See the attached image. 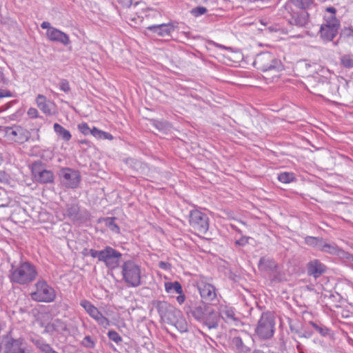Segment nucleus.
Segmentation results:
<instances>
[{
  "label": "nucleus",
  "instance_id": "36",
  "mask_svg": "<svg viewBox=\"0 0 353 353\" xmlns=\"http://www.w3.org/2000/svg\"><path fill=\"white\" fill-rule=\"evenodd\" d=\"M288 325L290 330L292 334L298 336L300 333V330L303 329V325H302L298 320H292L291 319H288Z\"/></svg>",
  "mask_w": 353,
  "mask_h": 353
},
{
  "label": "nucleus",
  "instance_id": "54",
  "mask_svg": "<svg viewBox=\"0 0 353 353\" xmlns=\"http://www.w3.org/2000/svg\"><path fill=\"white\" fill-rule=\"evenodd\" d=\"M91 134L98 139H102V135H104V131L99 130L96 127L92 128Z\"/></svg>",
  "mask_w": 353,
  "mask_h": 353
},
{
  "label": "nucleus",
  "instance_id": "13",
  "mask_svg": "<svg viewBox=\"0 0 353 353\" xmlns=\"http://www.w3.org/2000/svg\"><path fill=\"white\" fill-rule=\"evenodd\" d=\"M122 254L110 246H105L102 250L101 261L110 270H114L120 265Z\"/></svg>",
  "mask_w": 353,
  "mask_h": 353
},
{
  "label": "nucleus",
  "instance_id": "58",
  "mask_svg": "<svg viewBox=\"0 0 353 353\" xmlns=\"http://www.w3.org/2000/svg\"><path fill=\"white\" fill-rule=\"evenodd\" d=\"M13 94L8 90L0 89V99L3 97H12Z\"/></svg>",
  "mask_w": 353,
  "mask_h": 353
},
{
  "label": "nucleus",
  "instance_id": "38",
  "mask_svg": "<svg viewBox=\"0 0 353 353\" xmlns=\"http://www.w3.org/2000/svg\"><path fill=\"white\" fill-rule=\"evenodd\" d=\"M30 167L34 178L38 176V174H39V172H42V170H45V164L43 163L39 160L35 161L33 163H32Z\"/></svg>",
  "mask_w": 353,
  "mask_h": 353
},
{
  "label": "nucleus",
  "instance_id": "62",
  "mask_svg": "<svg viewBox=\"0 0 353 353\" xmlns=\"http://www.w3.org/2000/svg\"><path fill=\"white\" fill-rule=\"evenodd\" d=\"M345 36L353 41V29L349 28L345 30Z\"/></svg>",
  "mask_w": 353,
  "mask_h": 353
},
{
  "label": "nucleus",
  "instance_id": "53",
  "mask_svg": "<svg viewBox=\"0 0 353 353\" xmlns=\"http://www.w3.org/2000/svg\"><path fill=\"white\" fill-rule=\"evenodd\" d=\"M249 236H242L239 239L235 241V245L239 246H245L249 243Z\"/></svg>",
  "mask_w": 353,
  "mask_h": 353
},
{
  "label": "nucleus",
  "instance_id": "7",
  "mask_svg": "<svg viewBox=\"0 0 353 353\" xmlns=\"http://www.w3.org/2000/svg\"><path fill=\"white\" fill-rule=\"evenodd\" d=\"M36 290L30 293L31 299L37 302L51 303L56 298V292L43 280H39L34 285Z\"/></svg>",
  "mask_w": 353,
  "mask_h": 353
},
{
  "label": "nucleus",
  "instance_id": "4",
  "mask_svg": "<svg viewBox=\"0 0 353 353\" xmlns=\"http://www.w3.org/2000/svg\"><path fill=\"white\" fill-rule=\"evenodd\" d=\"M122 279L128 287L137 288L142 285L141 269L133 260H128L121 265Z\"/></svg>",
  "mask_w": 353,
  "mask_h": 353
},
{
  "label": "nucleus",
  "instance_id": "48",
  "mask_svg": "<svg viewBox=\"0 0 353 353\" xmlns=\"http://www.w3.org/2000/svg\"><path fill=\"white\" fill-rule=\"evenodd\" d=\"M80 305L84 308L88 314L95 307L90 301L86 299L81 300L80 302Z\"/></svg>",
  "mask_w": 353,
  "mask_h": 353
},
{
  "label": "nucleus",
  "instance_id": "47",
  "mask_svg": "<svg viewBox=\"0 0 353 353\" xmlns=\"http://www.w3.org/2000/svg\"><path fill=\"white\" fill-rule=\"evenodd\" d=\"M80 305L84 308L88 314L95 307L90 301L86 299L81 300L80 302Z\"/></svg>",
  "mask_w": 353,
  "mask_h": 353
},
{
  "label": "nucleus",
  "instance_id": "1",
  "mask_svg": "<svg viewBox=\"0 0 353 353\" xmlns=\"http://www.w3.org/2000/svg\"><path fill=\"white\" fill-rule=\"evenodd\" d=\"M206 303L202 301L189 299L184 307V311L188 316L193 317L209 329H216L219 326L218 314Z\"/></svg>",
  "mask_w": 353,
  "mask_h": 353
},
{
  "label": "nucleus",
  "instance_id": "49",
  "mask_svg": "<svg viewBox=\"0 0 353 353\" xmlns=\"http://www.w3.org/2000/svg\"><path fill=\"white\" fill-rule=\"evenodd\" d=\"M79 130L84 135L91 134L92 129H90L87 123H81L78 125Z\"/></svg>",
  "mask_w": 353,
  "mask_h": 353
},
{
  "label": "nucleus",
  "instance_id": "33",
  "mask_svg": "<svg viewBox=\"0 0 353 353\" xmlns=\"http://www.w3.org/2000/svg\"><path fill=\"white\" fill-rule=\"evenodd\" d=\"M323 239L321 237H315L311 236H307L304 239V242L309 246L313 247L319 250L321 247Z\"/></svg>",
  "mask_w": 353,
  "mask_h": 353
},
{
  "label": "nucleus",
  "instance_id": "40",
  "mask_svg": "<svg viewBox=\"0 0 353 353\" xmlns=\"http://www.w3.org/2000/svg\"><path fill=\"white\" fill-rule=\"evenodd\" d=\"M10 200L7 192L3 189H0V208L8 207L10 205Z\"/></svg>",
  "mask_w": 353,
  "mask_h": 353
},
{
  "label": "nucleus",
  "instance_id": "57",
  "mask_svg": "<svg viewBox=\"0 0 353 353\" xmlns=\"http://www.w3.org/2000/svg\"><path fill=\"white\" fill-rule=\"evenodd\" d=\"M123 8H129L132 5V0H117Z\"/></svg>",
  "mask_w": 353,
  "mask_h": 353
},
{
  "label": "nucleus",
  "instance_id": "45",
  "mask_svg": "<svg viewBox=\"0 0 353 353\" xmlns=\"http://www.w3.org/2000/svg\"><path fill=\"white\" fill-rule=\"evenodd\" d=\"M95 321L99 325L103 327L104 328L108 327L110 325L109 319L105 317L102 313L97 318H96Z\"/></svg>",
  "mask_w": 353,
  "mask_h": 353
},
{
  "label": "nucleus",
  "instance_id": "2",
  "mask_svg": "<svg viewBox=\"0 0 353 353\" xmlns=\"http://www.w3.org/2000/svg\"><path fill=\"white\" fill-rule=\"evenodd\" d=\"M38 276L36 266L28 260L21 259L19 263H11L8 279L11 283L28 285L34 282Z\"/></svg>",
  "mask_w": 353,
  "mask_h": 353
},
{
  "label": "nucleus",
  "instance_id": "21",
  "mask_svg": "<svg viewBox=\"0 0 353 353\" xmlns=\"http://www.w3.org/2000/svg\"><path fill=\"white\" fill-rule=\"evenodd\" d=\"M218 316L225 323H231L239 322V319L236 316L234 309L228 305H221L219 309Z\"/></svg>",
  "mask_w": 353,
  "mask_h": 353
},
{
  "label": "nucleus",
  "instance_id": "9",
  "mask_svg": "<svg viewBox=\"0 0 353 353\" xmlns=\"http://www.w3.org/2000/svg\"><path fill=\"white\" fill-rule=\"evenodd\" d=\"M0 353H30V350L24 339L8 336L0 343Z\"/></svg>",
  "mask_w": 353,
  "mask_h": 353
},
{
  "label": "nucleus",
  "instance_id": "51",
  "mask_svg": "<svg viewBox=\"0 0 353 353\" xmlns=\"http://www.w3.org/2000/svg\"><path fill=\"white\" fill-rule=\"evenodd\" d=\"M60 89L64 92H69L70 91V86L69 82L66 79H61L59 83Z\"/></svg>",
  "mask_w": 353,
  "mask_h": 353
},
{
  "label": "nucleus",
  "instance_id": "3",
  "mask_svg": "<svg viewBox=\"0 0 353 353\" xmlns=\"http://www.w3.org/2000/svg\"><path fill=\"white\" fill-rule=\"evenodd\" d=\"M254 66L263 73H270L272 78L278 77V73L284 70V66L272 53L263 52L257 54L254 61Z\"/></svg>",
  "mask_w": 353,
  "mask_h": 353
},
{
  "label": "nucleus",
  "instance_id": "46",
  "mask_svg": "<svg viewBox=\"0 0 353 353\" xmlns=\"http://www.w3.org/2000/svg\"><path fill=\"white\" fill-rule=\"evenodd\" d=\"M323 84L325 85V88L332 89V90H334V91H332V95H336L337 94L339 95H341V94L339 93V86L338 84L332 83L331 82H327V81L325 83H323Z\"/></svg>",
  "mask_w": 353,
  "mask_h": 353
},
{
  "label": "nucleus",
  "instance_id": "23",
  "mask_svg": "<svg viewBox=\"0 0 353 353\" xmlns=\"http://www.w3.org/2000/svg\"><path fill=\"white\" fill-rule=\"evenodd\" d=\"M336 10L335 8L330 6L325 8L323 14L324 22L322 25L325 26H334L341 27L340 21L336 17Z\"/></svg>",
  "mask_w": 353,
  "mask_h": 353
},
{
  "label": "nucleus",
  "instance_id": "10",
  "mask_svg": "<svg viewBox=\"0 0 353 353\" xmlns=\"http://www.w3.org/2000/svg\"><path fill=\"white\" fill-rule=\"evenodd\" d=\"M189 223L197 233L205 234L209 229V218L208 215L198 210L190 212Z\"/></svg>",
  "mask_w": 353,
  "mask_h": 353
},
{
  "label": "nucleus",
  "instance_id": "37",
  "mask_svg": "<svg viewBox=\"0 0 353 353\" xmlns=\"http://www.w3.org/2000/svg\"><path fill=\"white\" fill-rule=\"evenodd\" d=\"M340 248H339L335 244H330L325 243L324 241L320 248V251L330 254H338Z\"/></svg>",
  "mask_w": 353,
  "mask_h": 353
},
{
  "label": "nucleus",
  "instance_id": "55",
  "mask_svg": "<svg viewBox=\"0 0 353 353\" xmlns=\"http://www.w3.org/2000/svg\"><path fill=\"white\" fill-rule=\"evenodd\" d=\"M89 255H90L93 258H97L99 261H101V256L102 254V250H96L94 249H90L88 250Z\"/></svg>",
  "mask_w": 353,
  "mask_h": 353
},
{
  "label": "nucleus",
  "instance_id": "39",
  "mask_svg": "<svg viewBox=\"0 0 353 353\" xmlns=\"http://www.w3.org/2000/svg\"><path fill=\"white\" fill-rule=\"evenodd\" d=\"M341 64L346 68H353V55L344 54L340 58Z\"/></svg>",
  "mask_w": 353,
  "mask_h": 353
},
{
  "label": "nucleus",
  "instance_id": "6",
  "mask_svg": "<svg viewBox=\"0 0 353 353\" xmlns=\"http://www.w3.org/2000/svg\"><path fill=\"white\" fill-rule=\"evenodd\" d=\"M275 331V319L270 312H263L258 321L255 333L261 339H271Z\"/></svg>",
  "mask_w": 353,
  "mask_h": 353
},
{
  "label": "nucleus",
  "instance_id": "12",
  "mask_svg": "<svg viewBox=\"0 0 353 353\" xmlns=\"http://www.w3.org/2000/svg\"><path fill=\"white\" fill-rule=\"evenodd\" d=\"M202 301L214 304L219 301L217 290L212 284L208 283L203 278L199 279L196 283Z\"/></svg>",
  "mask_w": 353,
  "mask_h": 353
},
{
  "label": "nucleus",
  "instance_id": "43",
  "mask_svg": "<svg viewBox=\"0 0 353 353\" xmlns=\"http://www.w3.org/2000/svg\"><path fill=\"white\" fill-rule=\"evenodd\" d=\"M208 10L203 6H197L190 10V13L195 17L201 16L207 12Z\"/></svg>",
  "mask_w": 353,
  "mask_h": 353
},
{
  "label": "nucleus",
  "instance_id": "59",
  "mask_svg": "<svg viewBox=\"0 0 353 353\" xmlns=\"http://www.w3.org/2000/svg\"><path fill=\"white\" fill-rule=\"evenodd\" d=\"M179 294V296H176V300L177 303L179 305H182V304H183L185 303V299H186V296L183 294V290L181 292V294Z\"/></svg>",
  "mask_w": 353,
  "mask_h": 353
},
{
  "label": "nucleus",
  "instance_id": "63",
  "mask_svg": "<svg viewBox=\"0 0 353 353\" xmlns=\"http://www.w3.org/2000/svg\"><path fill=\"white\" fill-rule=\"evenodd\" d=\"M159 267L161 268V269L166 270L169 269V268L170 267V264L168 262L160 261L159 263Z\"/></svg>",
  "mask_w": 353,
  "mask_h": 353
},
{
  "label": "nucleus",
  "instance_id": "34",
  "mask_svg": "<svg viewBox=\"0 0 353 353\" xmlns=\"http://www.w3.org/2000/svg\"><path fill=\"white\" fill-rule=\"evenodd\" d=\"M165 290L167 293L176 292L181 294L183 288L179 281L166 282L165 283Z\"/></svg>",
  "mask_w": 353,
  "mask_h": 353
},
{
  "label": "nucleus",
  "instance_id": "16",
  "mask_svg": "<svg viewBox=\"0 0 353 353\" xmlns=\"http://www.w3.org/2000/svg\"><path fill=\"white\" fill-rule=\"evenodd\" d=\"M63 214L64 217L68 218L74 223L83 222L88 219V212H81L79 204L76 203H67Z\"/></svg>",
  "mask_w": 353,
  "mask_h": 353
},
{
  "label": "nucleus",
  "instance_id": "20",
  "mask_svg": "<svg viewBox=\"0 0 353 353\" xmlns=\"http://www.w3.org/2000/svg\"><path fill=\"white\" fill-rule=\"evenodd\" d=\"M174 26L172 23H161L148 26L146 30L160 37L170 36L174 30Z\"/></svg>",
  "mask_w": 353,
  "mask_h": 353
},
{
  "label": "nucleus",
  "instance_id": "41",
  "mask_svg": "<svg viewBox=\"0 0 353 353\" xmlns=\"http://www.w3.org/2000/svg\"><path fill=\"white\" fill-rule=\"evenodd\" d=\"M81 344L84 347L93 349L95 347L96 340L90 336L87 335L83 339Z\"/></svg>",
  "mask_w": 353,
  "mask_h": 353
},
{
  "label": "nucleus",
  "instance_id": "56",
  "mask_svg": "<svg viewBox=\"0 0 353 353\" xmlns=\"http://www.w3.org/2000/svg\"><path fill=\"white\" fill-rule=\"evenodd\" d=\"M27 114L29 116V117L31 118V119H36V118L39 117V112L34 108H29L28 110Z\"/></svg>",
  "mask_w": 353,
  "mask_h": 353
},
{
  "label": "nucleus",
  "instance_id": "42",
  "mask_svg": "<svg viewBox=\"0 0 353 353\" xmlns=\"http://www.w3.org/2000/svg\"><path fill=\"white\" fill-rule=\"evenodd\" d=\"M108 336L110 340L115 342L117 344H120L123 341L122 337L114 330L108 331Z\"/></svg>",
  "mask_w": 353,
  "mask_h": 353
},
{
  "label": "nucleus",
  "instance_id": "14",
  "mask_svg": "<svg viewBox=\"0 0 353 353\" xmlns=\"http://www.w3.org/2000/svg\"><path fill=\"white\" fill-rule=\"evenodd\" d=\"M58 174L64 185L72 189L77 188L81 179L80 172L70 168H62Z\"/></svg>",
  "mask_w": 353,
  "mask_h": 353
},
{
  "label": "nucleus",
  "instance_id": "25",
  "mask_svg": "<svg viewBox=\"0 0 353 353\" xmlns=\"http://www.w3.org/2000/svg\"><path fill=\"white\" fill-rule=\"evenodd\" d=\"M34 345L43 353H59L54 350L50 344L43 339H34L32 340Z\"/></svg>",
  "mask_w": 353,
  "mask_h": 353
},
{
  "label": "nucleus",
  "instance_id": "18",
  "mask_svg": "<svg viewBox=\"0 0 353 353\" xmlns=\"http://www.w3.org/2000/svg\"><path fill=\"white\" fill-rule=\"evenodd\" d=\"M306 268L307 274L314 279L320 277L327 270L326 266L317 259L310 261L307 264Z\"/></svg>",
  "mask_w": 353,
  "mask_h": 353
},
{
  "label": "nucleus",
  "instance_id": "17",
  "mask_svg": "<svg viewBox=\"0 0 353 353\" xmlns=\"http://www.w3.org/2000/svg\"><path fill=\"white\" fill-rule=\"evenodd\" d=\"M37 107L47 116H52L56 113L55 103L47 99L43 94H38L36 97Z\"/></svg>",
  "mask_w": 353,
  "mask_h": 353
},
{
  "label": "nucleus",
  "instance_id": "26",
  "mask_svg": "<svg viewBox=\"0 0 353 353\" xmlns=\"http://www.w3.org/2000/svg\"><path fill=\"white\" fill-rule=\"evenodd\" d=\"M39 174L34 179L40 183H50L54 181V174L51 170L45 169L42 172H39Z\"/></svg>",
  "mask_w": 353,
  "mask_h": 353
},
{
  "label": "nucleus",
  "instance_id": "24",
  "mask_svg": "<svg viewBox=\"0 0 353 353\" xmlns=\"http://www.w3.org/2000/svg\"><path fill=\"white\" fill-rule=\"evenodd\" d=\"M307 325L313 329L314 333H318L323 337L329 336L331 334V330L320 321H310L308 322Z\"/></svg>",
  "mask_w": 353,
  "mask_h": 353
},
{
  "label": "nucleus",
  "instance_id": "61",
  "mask_svg": "<svg viewBox=\"0 0 353 353\" xmlns=\"http://www.w3.org/2000/svg\"><path fill=\"white\" fill-rule=\"evenodd\" d=\"M17 102V100H13V101L8 102L6 105L1 106L0 107V112L6 111V110L10 108L13 104L16 103Z\"/></svg>",
  "mask_w": 353,
  "mask_h": 353
},
{
  "label": "nucleus",
  "instance_id": "5",
  "mask_svg": "<svg viewBox=\"0 0 353 353\" xmlns=\"http://www.w3.org/2000/svg\"><path fill=\"white\" fill-rule=\"evenodd\" d=\"M283 14L290 26L306 28L309 23L308 12L303 10L294 8L290 4L285 5Z\"/></svg>",
  "mask_w": 353,
  "mask_h": 353
},
{
  "label": "nucleus",
  "instance_id": "19",
  "mask_svg": "<svg viewBox=\"0 0 353 353\" xmlns=\"http://www.w3.org/2000/svg\"><path fill=\"white\" fill-rule=\"evenodd\" d=\"M46 36L50 41L58 42L64 46H68L70 43L69 36L56 28L47 31Z\"/></svg>",
  "mask_w": 353,
  "mask_h": 353
},
{
  "label": "nucleus",
  "instance_id": "8",
  "mask_svg": "<svg viewBox=\"0 0 353 353\" xmlns=\"http://www.w3.org/2000/svg\"><path fill=\"white\" fill-rule=\"evenodd\" d=\"M259 270L269 275L272 281L280 282L282 281L281 268L279 263L270 256H262L258 262Z\"/></svg>",
  "mask_w": 353,
  "mask_h": 353
},
{
  "label": "nucleus",
  "instance_id": "27",
  "mask_svg": "<svg viewBox=\"0 0 353 353\" xmlns=\"http://www.w3.org/2000/svg\"><path fill=\"white\" fill-rule=\"evenodd\" d=\"M168 324L174 325L181 332H185L188 331V323L185 319L183 317L181 312H180L179 315H177L175 317V319L173 321V322H170Z\"/></svg>",
  "mask_w": 353,
  "mask_h": 353
},
{
  "label": "nucleus",
  "instance_id": "31",
  "mask_svg": "<svg viewBox=\"0 0 353 353\" xmlns=\"http://www.w3.org/2000/svg\"><path fill=\"white\" fill-rule=\"evenodd\" d=\"M116 217H104V218H100L98 221L99 223L104 222L105 225L110 228V230L115 233H119L120 232V228L117 225V224L115 223Z\"/></svg>",
  "mask_w": 353,
  "mask_h": 353
},
{
  "label": "nucleus",
  "instance_id": "15",
  "mask_svg": "<svg viewBox=\"0 0 353 353\" xmlns=\"http://www.w3.org/2000/svg\"><path fill=\"white\" fill-rule=\"evenodd\" d=\"M6 137L12 141L23 143L30 139V132L20 125L5 128Z\"/></svg>",
  "mask_w": 353,
  "mask_h": 353
},
{
  "label": "nucleus",
  "instance_id": "30",
  "mask_svg": "<svg viewBox=\"0 0 353 353\" xmlns=\"http://www.w3.org/2000/svg\"><path fill=\"white\" fill-rule=\"evenodd\" d=\"M53 128L57 134L63 140L65 141H68L70 140L72 135L70 131L64 128L62 125L56 123L54 124Z\"/></svg>",
  "mask_w": 353,
  "mask_h": 353
},
{
  "label": "nucleus",
  "instance_id": "22",
  "mask_svg": "<svg viewBox=\"0 0 353 353\" xmlns=\"http://www.w3.org/2000/svg\"><path fill=\"white\" fill-rule=\"evenodd\" d=\"M340 27L321 25L319 30L321 38L325 42L331 41L337 35Z\"/></svg>",
  "mask_w": 353,
  "mask_h": 353
},
{
  "label": "nucleus",
  "instance_id": "44",
  "mask_svg": "<svg viewBox=\"0 0 353 353\" xmlns=\"http://www.w3.org/2000/svg\"><path fill=\"white\" fill-rule=\"evenodd\" d=\"M300 333L298 334V337L310 339L314 334V332L310 330L307 325H303V329L300 330Z\"/></svg>",
  "mask_w": 353,
  "mask_h": 353
},
{
  "label": "nucleus",
  "instance_id": "32",
  "mask_svg": "<svg viewBox=\"0 0 353 353\" xmlns=\"http://www.w3.org/2000/svg\"><path fill=\"white\" fill-rule=\"evenodd\" d=\"M232 344L235 347L236 351L240 353H248L250 349L244 345L240 336H234L232 339Z\"/></svg>",
  "mask_w": 353,
  "mask_h": 353
},
{
  "label": "nucleus",
  "instance_id": "52",
  "mask_svg": "<svg viewBox=\"0 0 353 353\" xmlns=\"http://www.w3.org/2000/svg\"><path fill=\"white\" fill-rule=\"evenodd\" d=\"M57 331V325L54 323H48L45 326L43 333H52Z\"/></svg>",
  "mask_w": 353,
  "mask_h": 353
},
{
  "label": "nucleus",
  "instance_id": "11",
  "mask_svg": "<svg viewBox=\"0 0 353 353\" xmlns=\"http://www.w3.org/2000/svg\"><path fill=\"white\" fill-rule=\"evenodd\" d=\"M152 304L157 309L161 320L168 324L173 322L175 317L180 314L181 311L167 301L154 300Z\"/></svg>",
  "mask_w": 353,
  "mask_h": 353
},
{
  "label": "nucleus",
  "instance_id": "35",
  "mask_svg": "<svg viewBox=\"0 0 353 353\" xmlns=\"http://www.w3.org/2000/svg\"><path fill=\"white\" fill-rule=\"evenodd\" d=\"M278 180L283 183H290L296 181V176L292 172H283L278 174Z\"/></svg>",
  "mask_w": 353,
  "mask_h": 353
},
{
  "label": "nucleus",
  "instance_id": "28",
  "mask_svg": "<svg viewBox=\"0 0 353 353\" xmlns=\"http://www.w3.org/2000/svg\"><path fill=\"white\" fill-rule=\"evenodd\" d=\"M314 3V0H288L291 6H294L296 9H301L307 11Z\"/></svg>",
  "mask_w": 353,
  "mask_h": 353
},
{
  "label": "nucleus",
  "instance_id": "64",
  "mask_svg": "<svg viewBox=\"0 0 353 353\" xmlns=\"http://www.w3.org/2000/svg\"><path fill=\"white\" fill-rule=\"evenodd\" d=\"M41 27L43 28V29H47V31H49L51 28H54V27H52L50 26V23L48 22V21H43L41 24Z\"/></svg>",
  "mask_w": 353,
  "mask_h": 353
},
{
  "label": "nucleus",
  "instance_id": "50",
  "mask_svg": "<svg viewBox=\"0 0 353 353\" xmlns=\"http://www.w3.org/2000/svg\"><path fill=\"white\" fill-rule=\"evenodd\" d=\"M337 255L340 256L341 258L346 260L347 262H352L353 261V255L345 252L344 250L340 249Z\"/></svg>",
  "mask_w": 353,
  "mask_h": 353
},
{
  "label": "nucleus",
  "instance_id": "60",
  "mask_svg": "<svg viewBox=\"0 0 353 353\" xmlns=\"http://www.w3.org/2000/svg\"><path fill=\"white\" fill-rule=\"evenodd\" d=\"M101 312L98 310L97 307H94V309L90 312L89 315L94 319V320L97 318Z\"/></svg>",
  "mask_w": 353,
  "mask_h": 353
},
{
  "label": "nucleus",
  "instance_id": "29",
  "mask_svg": "<svg viewBox=\"0 0 353 353\" xmlns=\"http://www.w3.org/2000/svg\"><path fill=\"white\" fill-rule=\"evenodd\" d=\"M150 123L160 132H166L170 129V124L165 120L150 119Z\"/></svg>",
  "mask_w": 353,
  "mask_h": 353
}]
</instances>
